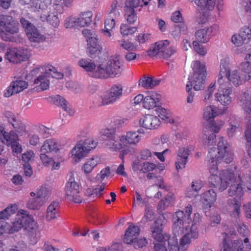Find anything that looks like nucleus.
Listing matches in <instances>:
<instances>
[{"instance_id": "nucleus-7", "label": "nucleus", "mask_w": 251, "mask_h": 251, "mask_svg": "<svg viewBox=\"0 0 251 251\" xmlns=\"http://www.w3.org/2000/svg\"><path fill=\"white\" fill-rule=\"evenodd\" d=\"M102 66L100 65V68L99 69L95 74V76L100 77L101 79L109 77H118L121 75L123 71V68L118 57H111L107 62L105 68Z\"/></svg>"}, {"instance_id": "nucleus-57", "label": "nucleus", "mask_w": 251, "mask_h": 251, "mask_svg": "<svg viewBox=\"0 0 251 251\" xmlns=\"http://www.w3.org/2000/svg\"><path fill=\"white\" fill-rule=\"evenodd\" d=\"M12 83L15 86L16 89L19 90L18 93L26 88L28 86L27 82L22 80H16L13 81Z\"/></svg>"}, {"instance_id": "nucleus-59", "label": "nucleus", "mask_w": 251, "mask_h": 251, "mask_svg": "<svg viewBox=\"0 0 251 251\" xmlns=\"http://www.w3.org/2000/svg\"><path fill=\"white\" fill-rule=\"evenodd\" d=\"M240 34L244 39H251V25L249 26H245L243 27L240 31Z\"/></svg>"}, {"instance_id": "nucleus-39", "label": "nucleus", "mask_w": 251, "mask_h": 251, "mask_svg": "<svg viewBox=\"0 0 251 251\" xmlns=\"http://www.w3.org/2000/svg\"><path fill=\"white\" fill-rule=\"evenodd\" d=\"M198 6L208 10H212L215 6V0H190Z\"/></svg>"}, {"instance_id": "nucleus-1", "label": "nucleus", "mask_w": 251, "mask_h": 251, "mask_svg": "<svg viewBox=\"0 0 251 251\" xmlns=\"http://www.w3.org/2000/svg\"><path fill=\"white\" fill-rule=\"evenodd\" d=\"M18 20L10 15L0 17V38L5 41H15L14 35L19 31Z\"/></svg>"}, {"instance_id": "nucleus-10", "label": "nucleus", "mask_w": 251, "mask_h": 251, "mask_svg": "<svg viewBox=\"0 0 251 251\" xmlns=\"http://www.w3.org/2000/svg\"><path fill=\"white\" fill-rule=\"evenodd\" d=\"M194 74L189 81H191V85H194L193 88L196 91L203 89L205 87V82L206 77L205 66L201 64L200 61H196L193 67Z\"/></svg>"}, {"instance_id": "nucleus-8", "label": "nucleus", "mask_w": 251, "mask_h": 251, "mask_svg": "<svg viewBox=\"0 0 251 251\" xmlns=\"http://www.w3.org/2000/svg\"><path fill=\"white\" fill-rule=\"evenodd\" d=\"M36 224L32 216L23 212L18 213L11 223V225H9L8 232L12 233L18 231L21 228L30 231L36 227Z\"/></svg>"}, {"instance_id": "nucleus-49", "label": "nucleus", "mask_w": 251, "mask_h": 251, "mask_svg": "<svg viewBox=\"0 0 251 251\" xmlns=\"http://www.w3.org/2000/svg\"><path fill=\"white\" fill-rule=\"evenodd\" d=\"M203 198L209 204H213L217 198V195L213 189L206 191L203 195Z\"/></svg>"}, {"instance_id": "nucleus-20", "label": "nucleus", "mask_w": 251, "mask_h": 251, "mask_svg": "<svg viewBox=\"0 0 251 251\" xmlns=\"http://www.w3.org/2000/svg\"><path fill=\"white\" fill-rule=\"evenodd\" d=\"M78 65L88 72V75L92 77L100 78V77L95 76L96 72L100 68V64L97 66L95 63L89 59H81L78 62Z\"/></svg>"}, {"instance_id": "nucleus-58", "label": "nucleus", "mask_w": 251, "mask_h": 251, "mask_svg": "<svg viewBox=\"0 0 251 251\" xmlns=\"http://www.w3.org/2000/svg\"><path fill=\"white\" fill-rule=\"evenodd\" d=\"M115 18H110L107 16V18L104 22L105 28L106 29V32L109 36H110V33L108 31L111 30L115 26Z\"/></svg>"}, {"instance_id": "nucleus-37", "label": "nucleus", "mask_w": 251, "mask_h": 251, "mask_svg": "<svg viewBox=\"0 0 251 251\" xmlns=\"http://www.w3.org/2000/svg\"><path fill=\"white\" fill-rule=\"evenodd\" d=\"M92 13L91 11L82 12L77 19L78 26H88L92 22Z\"/></svg>"}, {"instance_id": "nucleus-32", "label": "nucleus", "mask_w": 251, "mask_h": 251, "mask_svg": "<svg viewBox=\"0 0 251 251\" xmlns=\"http://www.w3.org/2000/svg\"><path fill=\"white\" fill-rule=\"evenodd\" d=\"M234 178V175L233 173L229 171L225 172L221 176V181L218 187L219 191L222 192L226 189Z\"/></svg>"}, {"instance_id": "nucleus-9", "label": "nucleus", "mask_w": 251, "mask_h": 251, "mask_svg": "<svg viewBox=\"0 0 251 251\" xmlns=\"http://www.w3.org/2000/svg\"><path fill=\"white\" fill-rule=\"evenodd\" d=\"M217 148H210L208 150V155L210 158L222 159L226 163H229L232 161V152L229 151V146L223 137L219 139L217 144Z\"/></svg>"}, {"instance_id": "nucleus-24", "label": "nucleus", "mask_w": 251, "mask_h": 251, "mask_svg": "<svg viewBox=\"0 0 251 251\" xmlns=\"http://www.w3.org/2000/svg\"><path fill=\"white\" fill-rule=\"evenodd\" d=\"M140 125L147 129L156 128L159 126L160 121L155 116L148 114L139 121Z\"/></svg>"}, {"instance_id": "nucleus-38", "label": "nucleus", "mask_w": 251, "mask_h": 251, "mask_svg": "<svg viewBox=\"0 0 251 251\" xmlns=\"http://www.w3.org/2000/svg\"><path fill=\"white\" fill-rule=\"evenodd\" d=\"M55 104L61 106L69 115H72L74 111L67 106V101L59 95H57L52 98Z\"/></svg>"}, {"instance_id": "nucleus-53", "label": "nucleus", "mask_w": 251, "mask_h": 251, "mask_svg": "<svg viewBox=\"0 0 251 251\" xmlns=\"http://www.w3.org/2000/svg\"><path fill=\"white\" fill-rule=\"evenodd\" d=\"M64 2L62 0H56L52 5V11L56 14H61L64 12Z\"/></svg>"}, {"instance_id": "nucleus-63", "label": "nucleus", "mask_w": 251, "mask_h": 251, "mask_svg": "<svg viewBox=\"0 0 251 251\" xmlns=\"http://www.w3.org/2000/svg\"><path fill=\"white\" fill-rule=\"evenodd\" d=\"M34 153L32 151H28L22 155V160L25 162L24 164H30L34 160Z\"/></svg>"}, {"instance_id": "nucleus-31", "label": "nucleus", "mask_w": 251, "mask_h": 251, "mask_svg": "<svg viewBox=\"0 0 251 251\" xmlns=\"http://www.w3.org/2000/svg\"><path fill=\"white\" fill-rule=\"evenodd\" d=\"M41 192H38L36 197L30 198L26 203L28 208L31 210H38L44 204L43 198L41 197Z\"/></svg>"}, {"instance_id": "nucleus-28", "label": "nucleus", "mask_w": 251, "mask_h": 251, "mask_svg": "<svg viewBox=\"0 0 251 251\" xmlns=\"http://www.w3.org/2000/svg\"><path fill=\"white\" fill-rule=\"evenodd\" d=\"M239 102L246 113V116L251 118V96L246 92L244 93Z\"/></svg>"}, {"instance_id": "nucleus-42", "label": "nucleus", "mask_w": 251, "mask_h": 251, "mask_svg": "<svg viewBox=\"0 0 251 251\" xmlns=\"http://www.w3.org/2000/svg\"><path fill=\"white\" fill-rule=\"evenodd\" d=\"M3 140L5 142V144L11 146L18 141V136L13 131H11L9 133L6 132L3 136Z\"/></svg>"}, {"instance_id": "nucleus-14", "label": "nucleus", "mask_w": 251, "mask_h": 251, "mask_svg": "<svg viewBox=\"0 0 251 251\" xmlns=\"http://www.w3.org/2000/svg\"><path fill=\"white\" fill-rule=\"evenodd\" d=\"M80 186L74 177H71L65 186L67 198L75 203H80L82 201V197L80 195Z\"/></svg>"}, {"instance_id": "nucleus-47", "label": "nucleus", "mask_w": 251, "mask_h": 251, "mask_svg": "<svg viewBox=\"0 0 251 251\" xmlns=\"http://www.w3.org/2000/svg\"><path fill=\"white\" fill-rule=\"evenodd\" d=\"M175 200L174 194L172 193H168L165 197V200H162L160 201L158 206L160 208L164 209L166 207L169 206Z\"/></svg>"}, {"instance_id": "nucleus-22", "label": "nucleus", "mask_w": 251, "mask_h": 251, "mask_svg": "<svg viewBox=\"0 0 251 251\" xmlns=\"http://www.w3.org/2000/svg\"><path fill=\"white\" fill-rule=\"evenodd\" d=\"M190 151L187 147H181L177 152V161L176 162L177 170L182 169L185 167L188 161V156Z\"/></svg>"}, {"instance_id": "nucleus-56", "label": "nucleus", "mask_w": 251, "mask_h": 251, "mask_svg": "<svg viewBox=\"0 0 251 251\" xmlns=\"http://www.w3.org/2000/svg\"><path fill=\"white\" fill-rule=\"evenodd\" d=\"M10 123L15 128L16 132L19 134L23 135L25 131V127L24 124L21 122L15 121L14 123L10 121Z\"/></svg>"}, {"instance_id": "nucleus-64", "label": "nucleus", "mask_w": 251, "mask_h": 251, "mask_svg": "<svg viewBox=\"0 0 251 251\" xmlns=\"http://www.w3.org/2000/svg\"><path fill=\"white\" fill-rule=\"evenodd\" d=\"M38 131L44 138H48L52 132V130L51 129L43 125H40L39 126Z\"/></svg>"}, {"instance_id": "nucleus-5", "label": "nucleus", "mask_w": 251, "mask_h": 251, "mask_svg": "<svg viewBox=\"0 0 251 251\" xmlns=\"http://www.w3.org/2000/svg\"><path fill=\"white\" fill-rule=\"evenodd\" d=\"M220 68L219 78L224 79V83H227V86L229 83L238 86L245 82L246 74L242 73L241 66L239 70H234L230 73L227 65L222 61Z\"/></svg>"}, {"instance_id": "nucleus-51", "label": "nucleus", "mask_w": 251, "mask_h": 251, "mask_svg": "<svg viewBox=\"0 0 251 251\" xmlns=\"http://www.w3.org/2000/svg\"><path fill=\"white\" fill-rule=\"evenodd\" d=\"M121 33L123 36L132 34L137 30V27H131L127 24H122L120 27Z\"/></svg>"}, {"instance_id": "nucleus-33", "label": "nucleus", "mask_w": 251, "mask_h": 251, "mask_svg": "<svg viewBox=\"0 0 251 251\" xmlns=\"http://www.w3.org/2000/svg\"><path fill=\"white\" fill-rule=\"evenodd\" d=\"M245 59L246 61L241 64V71L246 74L245 82L248 81L251 83V53L249 54Z\"/></svg>"}, {"instance_id": "nucleus-26", "label": "nucleus", "mask_w": 251, "mask_h": 251, "mask_svg": "<svg viewBox=\"0 0 251 251\" xmlns=\"http://www.w3.org/2000/svg\"><path fill=\"white\" fill-rule=\"evenodd\" d=\"M40 19L42 22H47L54 27H57L59 24L57 15L51 11L48 12H43L40 14Z\"/></svg>"}, {"instance_id": "nucleus-29", "label": "nucleus", "mask_w": 251, "mask_h": 251, "mask_svg": "<svg viewBox=\"0 0 251 251\" xmlns=\"http://www.w3.org/2000/svg\"><path fill=\"white\" fill-rule=\"evenodd\" d=\"M198 231L191 228L190 232L187 233L181 238L180 241L179 248L183 251L186 250L191 241V239H197L198 237Z\"/></svg>"}, {"instance_id": "nucleus-23", "label": "nucleus", "mask_w": 251, "mask_h": 251, "mask_svg": "<svg viewBox=\"0 0 251 251\" xmlns=\"http://www.w3.org/2000/svg\"><path fill=\"white\" fill-rule=\"evenodd\" d=\"M102 139L106 141V144L109 146H114L117 148L116 143L118 137L116 134V129L114 128L103 129L101 131Z\"/></svg>"}, {"instance_id": "nucleus-48", "label": "nucleus", "mask_w": 251, "mask_h": 251, "mask_svg": "<svg viewBox=\"0 0 251 251\" xmlns=\"http://www.w3.org/2000/svg\"><path fill=\"white\" fill-rule=\"evenodd\" d=\"M98 161L94 158H91L87 160L82 167V169L85 174H89L93 168L96 166Z\"/></svg>"}, {"instance_id": "nucleus-21", "label": "nucleus", "mask_w": 251, "mask_h": 251, "mask_svg": "<svg viewBox=\"0 0 251 251\" xmlns=\"http://www.w3.org/2000/svg\"><path fill=\"white\" fill-rule=\"evenodd\" d=\"M161 99V96L160 94L156 92H150L149 95L144 98L143 106L147 109L157 107Z\"/></svg>"}, {"instance_id": "nucleus-36", "label": "nucleus", "mask_w": 251, "mask_h": 251, "mask_svg": "<svg viewBox=\"0 0 251 251\" xmlns=\"http://www.w3.org/2000/svg\"><path fill=\"white\" fill-rule=\"evenodd\" d=\"M123 144H136L140 140V137L135 131H128L126 135L122 136L120 139Z\"/></svg>"}, {"instance_id": "nucleus-54", "label": "nucleus", "mask_w": 251, "mask_h": 251, "mask_svg": "<svg viewBox=\"0 0 251 251\" xmlns=\"http://www.w3.org/2000/svg\"><path fill=\"white\" fill-rule=\"evenodd\" d=\"M215 83H211L208 87L207 90L204 93V101L206 102H210L212 99L213 93L215 89Z\"/></svg>"}, {"instance_id": "nucleus-52", "label": "nucleus", "mask_w": 251, "mask_h": 251, "mask_svg": "<svg viewBox=\"0 0 251 251\" xmlns=\"http://www.w3.org/2000/svg\"><path fill=\"white\" fill-rule=\"evenodd\" d=\"M221 159L210 158L208 161V167L210 174L218 173V162Z\"/></svg>"}, {"instance_id": "nucleus-15", "label": "nucleus", "mask_w": 251, "mask_h": 251, "mask_svg": "<svg viewBox=\"0 0 251 251\" xmlns=\"http://www.w3.org/2000/svg\"><path fill=\"white\" fill-rule=\"evenodd\" d=\"M217 83L219 85V87L218 92L215 94L216 100L223 105L229 104L231 102V98L230 96L231 89L227 86V83H224V79L219 78Z\"/></svg>"}, {"instance_id": "nucleus-27", "label": "nucleus", "mask_w": 251, "mask_h": 251, "mask_svg": "<svg viewBox=\"0 0 251 251\" xmlns=\"http://www.w3.org/2000/svg\"><path fill=\"white\" fill-rule=\"evenodd\" d=\"M139 233L140 229L138 226H129L126 231L124 242L126 244H129L133 242L134 240L136 239Z\"/></svg>"}, {"instance_id": "nucleus-55", "label": "nucleus", "mask_w": 251, "mask_h": 251, "mask_svg": "<svg viewBox=\"0 0 251 251\" xmlns=\"http://www.w3.org/2000/svg\"><path fill=\"white\" fill-rule=\"evenodd\" d=\"M218 173L211 174V176L209 177V182L211 185L215 188H217L219 186L220 181H221V177L217 175Z\"/></svg>"}, {"instance_id": "nucleus-46", "label": "nucleus", "mask_w": 251, "mask_h": 251, "mask_svg": "<svg viewBox=\"0 0 251 251\" xmlns=\"http://www.w3.org/2000/svg\"><path fill=\"white\" fill-rule=\"evenodd\" d=\"M17 210V206L11 205L0 211V219H8L12 215L16 213Z\"/></svg>"}, {"instance_id": "nucleus-3", "label": "nucleus", "mask_w": 251, "mask_h": 251, "mask_svg": "<svg viewBox=\"0 0 251 251\" xmlns=\"http://www.w3.org/2000/svg\"><path fill=\"white\" fill-rule=\"evenodd\" d=\"M192 211L191 205H188L185 208V211L178 210L176 212L173 216V233L176 237L184 233V229H187L192 222L191 214Z\"/></svg>"}, {"instance_id": "nucleus-4", "label": "nucleus", "mask_w": 251, "mask_h": 251, "mask_svg": "<svg viewBox=\"0 0 251 251\" xmlns=\"http://www.w3.org/2000/svg\"><path fill=\"white\" fill-rule=\"evenodd\" d=\"M216 113L214 112L213 108L207 106L204 111L203 118L210 122L209 126L205 127L203 130V138L205 140L204 144L208 146L213 145L215 143V133L219 132L221 127L217 126L215 123H212L213 119L215 117Z\"/></svg>"}, {"instance_id": "nucleus-12", "label": "nucleus", "mask_w": 251, "mask_h": 251, "mask_svg": "<svg viewBox=\"0 0 251 251\" xmlns=\"http://www.w3.org/2000/svg\"><path fill=\"white\" fill-rule=\"evenodd\" d=\"M123 88L121 85H113L108 91L104 92L97 102L98 106L111 104L118 100L122 95Z\"/></svg>"}, {"instance_id": "nucleus-17", "label": "nucleus", "mask_w": 251, "mask_h": 251, "mask_svg": "<svg viewBox=\"0 0 251 251\" xmlns=\"http://www.w3.org/2000/svg\"><path fill=\"white\" fill-rule=\"evenodd\" d=\"M5 58L10 62L18 64L26 60L28 56L24 50L12 48L7 50L5 55Z\"/></svg>"}, {"instance_id": "nucleus-11", "label": "nucleus", "mask_w": 251, "mask_h": 251, "mask_svg": "<svg viewBox=\"0 0 251 251\" xmlns=\"http://www.w3.org/2000/svg\"><path fill=\"white\" fill-rule=\"evenodd\" d=\"M168 40L160 41L156 42L148 51L150 56L157 55L160 58H168L176 52V49L169 46Z\"/></svg>"}, {"instance_id": "nucleus-60", "label": "nucleus", "mask_w": 251, "mask_h": 251, "mask_svg": "<svg viewBox=\"0 0 251 251\" xmlns=\"http://www.w3.org/2000/svg\"><path fill=\"white\" fill-rule=\"evenodd\" d=\"M147 244V240L146 238H140L134 240L133 242L130 243L129 244H132L133 245L134 247L136 249L142 248L143 247L146 246Z\"/></svg>"}, {"instance_id": "nucleus-2", "label": "nucleus", "mask_w": 251, "mask_h": 251, "mask_svg": "<svg viewBox=\"0 0 251 251\" xmlns=\"http://www.w3.org/2000/svg\"><path fill=\"white\" fill-rule=\"evenodd\" d=\"M247 185V183L244 181L242 176L239 174L237 177H236L233 183L232 184L228 190V195L229 197L235 196L233 199H230L227 201V204L239 215L240 213V207L241 203L240 200L243 197L244 191L243 185Z\"/></svg>"}, {"instance_id": "nucleus-25", "label": "nucleus", "mask_w": 251, "mask_h": 251, "mask_svg": "<svg viewBox=\"0 0 251 251\" xmlns=\"http://www.w3.org/2000/svg\"><path fill=\"white\" fill-rule=\"evenodd\" d=\"M59 202L56 201H52L47 208L46 215V220L50 221L57 219L59 216Z\"/></svg>"}, {"instance_id": "nucleus-62", "label": "nucleus", "mask_w": 251, "mask_h": 251, "mask_svg": "<svg viewBox=\"0 0 251 251\" xmlns=\"http://www.w3.org/2000/svg\"><path fill=\"white\" fill-rule=\"evenodd\" d=\"M156 111L158 116L163 120H164L165 119H168L170 116V113L167 112L166 109L163 108L159 105L157 107Z\"/></svg>"}, {"instance_id": "nucleus-30", "label": "nucleus", "mask_w": 251, "mask_h": 251, "mask_svg": "<svg viewBox=\"0 0 251 251\" xmlns=\"http://www.w3.org/2000/svg\"><path fill=\"white\" fill-rule=\"evenodd\" d=\"M60 147V144L55 139H49L44 142L41 148V151L43 152H57Z\"/></svg>"}, {"instance_id": "nucleus-19", "label": "nucleus", "mask_w": 251, "mask_h": 251, "mask_svg": "<svg viewBox=\"0 0 251 251\" xmlns=\"http://www.w3.org/2000/svg\"><path fill=\"white\" fill-rule=\"evenodd\" d=\"M57 70L52 66L47 67L46 72L42 75H40L34 80V84H39L40 89L44 91L47 90L49 87L50 80L48 79L51 74H53Z\"/></svg>"}, {"instance_id": "nucleus-16", "label": "nucleus", "mask_w": 251, "mask_h": 251, "mask_svg": "<svg viewBox=\"0 0 251 251\" xmlns=\"http://www.w3.org/2000/svg\"><path fill=\"white\" fill-rule=\"evenodd\" d=\"M219 26L214 25L211 26L197 30L195 33L196 41L204 43L208 42L212 36L218 32Z\"/></svg>"}, {"instance_id": "nucleus-18", "label": "nucleus", "mask_w": 251, "mask_h": 251, "mask_svg": "<svg viewBox=\"0 0 251 251\" xmlns=\"http://www.w3.org/2000/svg\"><path fill=\"white\" fill-rule=\"evenodd\" d=\"M151 231L154 239L156 241L161 242L164 241H169L170 236L167 234L164 235L163 232V224L160 219H157L151 227ZM168 244H170L168 241Z\"/></svg>"}, {"instance_id": "nucleus-41", "label": "nucleus", "mask_w": 251, "mask_h": 251, "mask_svg": "<svg viewBox=\"0 0 251 251\" xmlns=\"http://www.w3.org/2000/svg\"><path fill=\"white\" fill-rule=\"evenodd\" d=\"M121 11V6L118 4L117 0L113 1L108 13V17L117 18L120 16Z\"/></svg>"}, {"instance_id": "nucleus-40", "label": "nucleus", "mask_w": 251, "mask_h": 251, "mask_svg": "<svg viewBox=\"0 0 251 251\" xmlns=\"http://www.w3.org/2000/svg\"><path fill=\"white\" fill-rule=\"evenodd\" d=\"M151 0H126L125 8L134 10L135 8L147 5Z\"/></svg>"}, {"instance_id": "nucleus-34", "label": "nucleus", "mask_w": 251, "mask_h": 251, "mask_svg": "<svg viewBox=\"0 0 251 251\" xmlns=\"http://www.w3.org/2000/svg\"><path fill=\"white\" fill-rule=\"evenodd\" d=\"M160 80L153 79L150 76H143L139 81V85L146 89H152L159 84Z\"/></svg>"}, {"instance_id": "nucleus-43", "label": "nucleus", "mask_w": 251, "mask_h": 251, "mask_svg": "<svg viewBox=\"0 0 251 251\" xmlns=\"http://www.w3.org/2000/svg\"><path fill=\"white\" fill-rule=\"evenodd\" d=\"M82 34L87 38V41L88 42L87 45H91L93 43V45H96L95 42L98 41V39L97 36L94 31L85 29L82 31Z\"/></svg>"}, {"instance_id": "nucleus-13", "label": "nucleus", "mask_w": 251, "mask_h": 251, "mask_svg": "<svg viewBox=\"0 0 251 251\" xmlns=\"http://www.w3.org/2000/svg\"><path fill=\"white\" fill-rule=\"evenodd\" d=\"M98 142L93 138H88L82 144H77L73 149V155H75V161L78 162L84 157L91 150L94 149L97 146Z\"/></svg>"}, {"instance_id": "nucleus-45", "label": "nucleus", "mask_w": 251, "mask_h": 251, "mask_svg": "<svg viewBox=\"0 0 251 251\" xmlns=\"http://www.w3.org/2000/svg\"><path fill=\"white\" fill-rule=\"evenodd\" d=\"M51 3V0H34L33 2V7L35 10H39L41 9L44 12L48 6Z\"/></svg>"}, {"instance_id": "nucleus-61", "label": "nucleus", "mask_w": 251, "mask_h": 251, "mask_svg": "<svg viewBox=\"0 0 251 251\" xmlns=\"http://www.w3.org/2000/svg\"><path fill=\"white\" fill-rule=\"evenodd\" d=\"M77 19L72 16L67 18L65 21V26L66 28H71L78 26Z\"/></svg>"}, {"instance_id": "nucleus-50", "label": "nucleus", "mask_w": 251, "mask_h": 251, "mask_svg": "<svg viewBox=\"0 0 251 251\" xmlns=\"http://www.w3.org/2000/svg\"><path fill=\"white\" fill-rule=\"evenodd\" d=\"M125 16L126 18L127 23L129 24H133L137 20V17L135 13L134 10L125 8Z\"/></svg>"}, {"instance_id": "nucleus-44", "label": "nucleus", "mask_w": 251, "mask_h": 251, "mask_svg": "<svg viewBox=\"0 0 251 251\" xmlns=\"http://www.w3.org/2000/svg\"><path fill=\"white\" fill-rule=\"evenodd\" d=\"M96 45H93L92 43L91 45H88V47L87 48L88 51L89 53V56L91 58H95L97 56H99L100 53L101 48L98 44V41L96 42Z\"/></svg>"}, {"instance_id": "nucleus-6", "label": "nucleus", "mask_w": 251, "mask_h": 251, "mask_svg": "<svg viewBox=\"0 0 251 251\" xmlns=\"http://www.w3.org/2000/svg\"><path fill=\"white\" fill-rule=\"evenodd\" d=\"M224 236L220 251H249L251 245L248 238L244 240L245 247L241 239H235L232 235L223 233Z\"/></svg>"}, {"instance_id": "nucleus-35", "label": "nucleus", "mask_w": 251, "mask_h": 251, "mask_svg": "<svg viewBox=\"0 0 251 251\" xmlns=\"http://www.w3.org/2000/svg\"><path fill=\"white\" fill-rule=\"evenodd\" d=\"M26 34L31 42H42L45 38L34 25L32 28L27 29Z\"/></svg>"}]
</instances>
